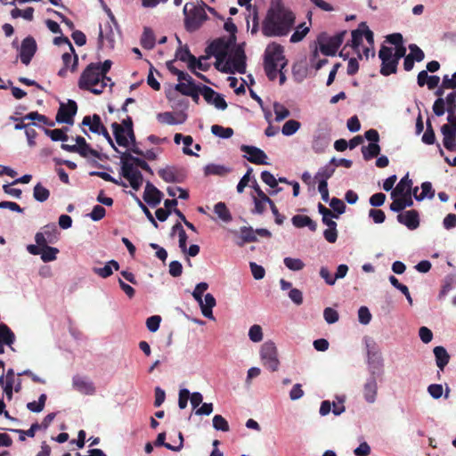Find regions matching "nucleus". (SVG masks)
I'll use <instances>...</instances> for the list:
<instances>
[{"instance_id": "1", "label": "nucleus", "mask_w": 456, "mask_h": 456, "mask_svg": "<svg viewBox=\"0 0 456 456\" xmlns=\"http://www.w3.org/2000/svg\"><path fill=\"white\" fill-rule=\"evenodd\" d=\"M295 20L294 12L278 0L269 8L262 21V34L267 37L287 36L292 29Z\"/></svg>"}, {"instance_id": "2", "label": "nucleus", "mask_w": 456, "mask_h": 456, "mask_svg": "<svg viewBox=\"0 0 456 456\" xmlns=\"http://www.w3.org/2000/svg\"><path fill=\"white\" fill-rule=\"evenodd\" d=\"M284 61L283 47L276 43L270 44L265 53L264 69L269 80L276 79L281 68V64Z\"/></svg>"}, {"instance_id": "3", "label": "nucleus", "mask_w": 456, "mask_h": 456, "mask_svg": "<svg viewBox=\"0 0 456 456\" xmlns=\"http://www.w3.org/2000/svg\"><path fill=\"white\" fill-rule=\"evenodd\" d=\"M102 75L97 64L92 62L83 70L79 79L78 87L81 90L90 91L94 94H101L104 91V85H101Z\"/></svg>"}, {"instance_id": "4", "label": "nucleus", "mask_w": 456, "mask_h": 456, "mask_svg": "<svg viewBox=\"0 0 456 456\" xmlns=\"http://www.w3.org/2000/svg\"><path fill=\"white\" fill-rule=\"evenodd\" d=\"M183 13L185 27L191 31L198 29L208 18L204 8L195 5L193 3L185 4Z\"/></svg>"}, {"instance_id": "5", "label": "nucleus", "mask_w": 456, "mask_h": 456, "mask_svg": "<svg viewBox=\"0 0 456 456\" xmlns=\"http://www.w3.org/2000/svg\"><path fill=\"white\" fill-rule=\"evenodd\" d=\"M346 34V30L338 32V34L328 37L326 33H322L318 37V43L320 45V51L326 56L336 55L338 48L343 43L344 37Z\"/></svg>"}, {"instance_id": "6", "label": "nucleus", "mask_w": 456, "mask_h": 456, "mask_svg": "<svg viewBox=\"0 0 456 456\" xmlns=\"http://www.w3.org/2000/svg\"><path fill=\"white\" fill-rule=\"evenodd\" d=\"M260 359L262 364L269 370L277 371L280 366L278 350L273 341H266L261 346Z\"/></svg>"}, {"instance_id": "7", "label": "nucleus", "mask_w": 456, "mask_h": 456, "mask_svg": "<svg viewBox=\"0 0 456 456\" xmlns=\"http://www.w3.org/2000/svg\"><path fill=\"white\" fill-rule=\"evenodd\" d=\"M121 175L126 178L134 191H138L142 184L143 176L130 159H123L121 155Z\"/></svg>"}, {"instance_id": "8", "label": "nucleus", "mask_w": 456, "mask_h": 456, "mask_svg": "<svg viewBox=\"0 0 456 456\" xmlns=\"http://www.w3.org/2000/svg\"><path fill=\"white\" fill-rule=\"evenodd\" d=\"M167 68L173 75L177 76L179 83L175 85V89L183 95L188 96V93L196 88L193 78L187 73L178 69L173 65V61L167 62Z\"/></svg>"}, {"instance_id": "9", "label": "nucleus", "mask_w": 456, "mask_h": 456, "mask_svg": "<svg viewBox=\"0 0 456 456\" xmlns=\"http://www.w3.org/2000/svg\"><path fill=\"white\" fill-rule=\"evenodd\" d=\"M379 57L381 60V75L387 77L396 73L398 61L393 57L392 48L382 45L379 52Z\"/></svg>"}, {"instance_id": "10", "label": "nucleus", "mask_w": 456, "mask_h": 456, "mask_svg": "<svg viewBox=\"0 0 456 456\" xmlns=\"http://www.w3.org/2000/svg\"><path fill=\"white\" fill-rule=\"evenodd\" d=\"M245 59L244 52L237 50L234 55L223 65L221 72L225 74H234L235 72L244 74L246 72Z\"/></svg>"}, {"instance_id": "11", "label": "nucleus", "mask_w": 456, "mask_h": 456, "mask_svg": "<svg viewBox=\"0 0 456 456\" xmlns=\"http://www.w3.org/2000/svg\"><path fill=\"white\" fill-rule=\"evenodd\" d=\"M77 111V102L73 100H69L67 103H61L55 119L58 123L72 125Z\"/></svg>"}, {"instance_id": "12", "label": "nucleus", "mask_w": 456, "mask_h": 456, "mask_svg": "<svg viewBox=\"0 0 456 456\" xmlns=\"http://www.w3.org/2000/svg\"><path fill=\"white\" fill-rule=\"evenodd\" d=\"M229 50V42L224 38H217L212 41L206 48V53L214 56L216 60L226 59Z\"/></svg>"}, {"instance_id": "13", "label": "nucleus", "mask_w": 456, "mask_h": 456, "mask_svg": "<svg viewBox=\"0 0 456 456\" xmlns=\"http://www.w3.org/2000/svg\"><path fill=\"white\" fill-rule=\"evenodd\" d=\"M37 49L34 37L28 36L21 42L20 58L23 64L28 65Z\"/></svg>"}, {"instance_id": "14", "label": "nucleus", "mask_w": 456, "mask_h": 456, "mask_svg": "<svg viewBox=\"0 0 456 456\" xmlns=\"http://www.w3.org/2000/svg\"><path fill=\"white\" fill-rule=\"evenodd\" d=\"M240 151L248 155L247 159L249 162L256 165L267 164L265 161L267 156L261 149L255 146L242 144L240 146Z\"/></svg>"}, {"instance_id": "15", "label": "nucleus", "mask_w": 456, "mask_h": 456, "mask_svg": "<svg viewBox=\"0 0 456 456\" xmlns=\"http://www.w3.org/2000/svg\"><path fill=\"white\" fill-rule=\"evenodd\" d=\"M157 119L161 124L179 125L183 124L187 119V114L183 111L173 113L170 111L160 112L157 115Z\"/></svg>"}, {"instance_id": "16", "label": "nucleus", "mask_w": 456, "mask_h": 456, "mask_svg": "<svg viewBox=\"0 0 456 456\" xmlns=\"http://www.w3.org/2000/svg\"><path fill=\"white\" fill-rule=\"evenodd\" d=\"M397 221L404 224L410 230H415L419 226V215L415 209L407 210L397 216Z\"/></svg>"}, {"instance_id": "17", "label": "nucleus", "mask_w": 456, "mask_h": 456, "mask_svg": "<svg viewBox=\"0 0 456 456\" xmlns=\"http://www.w3.org/2000/svg\"><path fill=\"white\" fill-rule=\"evenodd\" d=\"M163 193L151 182H147L143 193V200L151 207L159 205L162 200Z\"/></svg>"}, {"instance_id": "18", "label": "nucleus", "mask_w": 456, "mask_h": 456, "mask_svg": "<svg viewBox=\"0 0 456 456\" xmlns=\"http://www.w3.org/2000/svg\"><path fill=\"white\" fill-rule=\"evenodd\" d=\"M441 133L444 136L443 143L445 149L450 151H456L455 131L449 125L444 124L441 127Z\"/></svg>"}, {"instance_id": "19", "label": "nucleus", "mask_w": 456, "mask_h": 456, "mask_svg": "<svg viewBox=\"0 0 456 456\" xmlns=\"http://www.w3.org/2000/svg\"><path fill=\"white\" fill-rule=\"evenodd\" d=\"M378 394V383L374 376L370 377L363 386V397L369 403L376 401Z\"/></svg>"}, {"instance_id": "20", "label": "nucleus", "mask_w": 456, "mask_h": 456, "mask_svg": "<svg viewBox=\"0 0 456 456\" xmlns=\"http://www.w3.org/2000/svg\"><path fill=\"white\" fill-rule=\"evenodd\" d=\"M73 387L76 390L84 395H92L95 393V387L93 382L80 376H75L73 378Z\"/></svg>"}, {"instance_id": "21", "label": "nucleus", "mask_w": 456, "mask_h": 456, "mask_svg": "<svg viewBox=\"0 0 456 456\" xmlns=\"http://www.w3.org/2000/svg\"><path fill=\"white\" fill-rule=\"evenodd\" d=\"M291 222L297 228L308 227L311 232L317 230V224L308 216L296 215L292 217Z\"/></svg>"}, {"instance_id": "22", "label": "nucleus", "mask_w": 456, "mask_h": 456, "mask_svg": "<svg viewBox=\"0 0 456 456\" xmlns=\"http://www.w3.org/2000/svg\"><path fill=\"white\" fill-rule=\"evenodd\" d=\"M82 125L89 126L90 131L94 134H100L102 127H104L98 114H94L92 117L85 116L82 120Z\"/></svg>"}, {"instance_id": "23", "label": "nucleus", "mask_w": 456, "mask_h": 456, "mask_svg": "<svg viewBox=\"0 0 456 456\" xmlns=\"http://www.w3.org/2000/svg\"><path fill=\"white\" fill-rule=\"evenodd\" d=\"M111 127L113 129V134L117 143L119 146L127 147L129 145V141L127 139L126 131H125V128L117 122L112 123Z\"/></svg>"}, {"instance_id": "24", "label": "nucleus", "mask_w": 456, "mask_h": 456, "mask_svg": "<svg viewBox=\"0 0 456 456\" xmlns=\"http://www.w3.org/2000/svg\"><path fill=\"white\" fill-rule=\"evenodd\" d=\"M216 302L214 296L209 293L206 294L204 297V302L203 300H201V303H200L202 314L208 319H213L214 317L212 309L216 305Z\"/></svg>"}, {"instance_id": "25", "label": "nucleus", "mask_w": 456, "mask_h": 456, "mask_svg": "<svg viewBox=\"0 0 456 456\" xmlns=\"http://www.w3.org/2000/svg\"><path fill=\"white\" fill-rule=\"evenodd\" d=\"M433 352L436 357V362L437 367L441 370H444V367L448 364L450 360L449 354L447 353L446 349L441 346H436Z\"/></svg>"}, {"instance_id": "26", "label": "nucleus", "mask_w": 456, "mask_h": 456, "mask_svg": "<svg viewBox=\"0 0 456 456\" xmlns=\"http://www.w3.org/2000/svg\"><path fill=\"white\" fill-rule=\"evenodd\" d=\"M411 186H412V181L409 178V175L407 174L396 184V186L391 191L390 196L395 197V196H398V194H404L408 191H411Z\"/></svg>"}, {"instance_id": "27", "label": "nucleus", "mask_w": 456, "mask_h": 456, "mask_svg": "<svg viewBox=\"0 0 456 456\" xmlns=\"http://www.w3.org/2000/svg\"><path fill=\"white\" fill-rule=\"evenodd\" d=\"M159 175L167 183H179L177 169L175 167H167L158 171Z\"/></svg>"}, {"instance_id": "28", "label": "nucleus", "mask_w": 456, "mask_h": 456, "mask_svg": "<svg viewBox=\"0 0 456 456\" xmlns=\"http://www.w3.org/2000/svg\"><path fill=\"white\" fill-rule=\"evenodd\" d=\"M141 45L147 50L155 46V36L151 28L145 27L140 39Z\"/></svg>"}, {"instance_id": "29", "label": "nucleus", "mask_w": 456, "mask_h": 456, "mask_svg": "<svg viewBox=\"0 0 456 456\" xmlns=\"http://www.w3.org/2000/svg\"><path fill=\"white\" fill-rule=\"evenodd\" d=\"M63 67L69 68L71 72H74L77 69V63H78V57L74 51V53H71L69 50V52H66L61 56Z\"/></svg>"}, {"instance_id": "30", "label": "nucleus", "mask_w": 456, "mask_h": 456, "mask_svg": "<svg viewBox=\"0 0 456 456\" xmlns=\"http://www.w3.org/2000/svg\"><path fill=\"white\" fill-rule=\"evenodd\" d=\"M256 232L251 227H242L240 229V241L237 245L242 247L246 243L256 241Z\"/></svg>"}, {"instance_id": "31", "label": "nucleus", "mask_w": 456, "mask_h": 456, "mask_svg": "<svg viewBox=\"0 0 456 456\" xmlns=\"http://www.w3.org/2000/svg\"><path fill=\"white\" fill-rule=\"evenodd\" d=\"M229 168L223 165L208 164L204 168V174L206 176L208 175H220L224 176L229 173Z\"/></svg>"}, {"instance_id": "32", "label": "nucleus", "mask_w": 456, "mask_h": 456, "mask_svg": "<svg viewBox=\"0 0 456 456\" xmlns=\"http://www.w3.org/2000/svg\"><path fill=\"white\" fill-rule=\"evenodd\" d=\"M15 340V336L11 329L4 323L0 324V342L7 346H12Z\"/></svg>"}, {"instance_id": "33", "label": "nucleus", "mask_w": 456, "mask_h": 456, "mask_svg": "<svg viewBox=\"0 0 456 456\" xmlns=\"http://www.w3.org/2000/svg\"><path fill=\"white\" fill-rule=\"evenodd\" d=\"M123 159H130L131 161L134 162L135 167L142 168V170H144L145 172L149 173L151 175H153L151 167L144 159L134 157L129 152H124Z\"/></svg>"}, {"instance_id": "34", "label": "nucleus", "mask_w": 456, "mask_h": 456, "mask_svg": "<svg viewBox=\"0 0 456 456\" xmlns=\"http://www.w3.org/2000/svg\"><path fill=\"white\" fill-rule=\"evenodd\" d=\"M214 211L218 217L225 223H229L232 219L230 210L224 202L216 203L215 205Z\"/></svg>"}, {"instance_id": "35", "label": "nucleus", "mask_w": 456, "mask_h": 456, "mask_svg": "<svg viewBox=\"0 0 456 456\" xmlns=\"http://www.w3.org/2000/svg\"><path fill=\"white\" fill-rule=\"evenodd\" d=\"M362 153L365 160L378 157L380 153V146L378 143H369L368 146L362 147Z\"/></svg>"}, {"instance_id": "36", "label": "nucleus", "mask_w": 456, "mask_h": 456, "mask_svg": "<svg viewBox=\"0 0 456 456\" xmlns=\"http://www.w3.org/2000/svg\"><path fill=\"white\" fill-rule=\"evenodd\" d=\"M49 196L50 191L48 189L44 187L41 183L35 185L33 190V197L36 200L39 202H45L48 200Z\"/></svg>"}, {"instance_id": "37", "label": "nucleus", "mask_w": 456, "mask_h": 456, "mask_svg": "<svg viewBox=\"0 0 456 456\" xmlns=\"http://www.w3.org/2000/svg\"><path fill=\"white\" fill-rule=\"evenodd\" d=\"M59 249L57 248L45 246L41 249V259L43 262L47 263L56 259Z\"/></svg>"}, {"instance_id": "38", "label": "nucleus", "mask_w": 456, "mask_h": 456, "mask_svg": "<svg viewBox=\"0 0 456 456\" xmlns=\"http://www.w3.org/2000/svg\"><path fill=\"white\" fill-rule=\"evenodd\" d=\"M422 191L419 195H415V200L418 201L423 200L426 197L433 199L435 196V191L432 188L430 182H424L421 183Z\"/></svg>"}, {"instance_id": "39", "label": "nucleus", "mask_w": 456, "mask_h": 456, "mask_svg": "<svg viewBox=\"0 0 456 456\" xmlns=\"http://www.w3.org/2000/svg\"><path fill=\"white\" fill-rule=\"evenodd\" d=\"M301 126L299 121L295 119H289L285 122L281 128V133L286 136L294 134Z\"/></svg>"}, {"instance_id": "40", "label": "nucleus", "mask_w": 456, "mask_h": 456, "mask_svg": "<svg viewBox=\"0 0 456 456\" xmlns=\"http://www.w3.org/2000/svg\"><path fill=\"white\" fill-rule=\"evenodd\" d=\"M44 130H45V134H47L54 142H58V141L66 142L69 139V136L66 134V131L63 129L56 128V129L51 130V129L45 128Z\"/></svg>"}, {"instance_id": "41", "label": "nucleus", "mask_w": 456, "mask_h": 456, "mask_svg": "<svg viewBox=\"0 0 456 456\" xmlns=\"http://www.w3.org/2000/svg\"><path fill=\"white\" fill-rule=\"evenodd\" d=\"M273 111L277 122H281L290 116V111L284 105L277 102L273 103Z\"/></svg>"}, {"instance_id": "42", "label": "nucleus", "mask_w": 456, "mask_h": 456, "mask_svg": "<svg viewBox=\"0 0 456 456\" xmlns=\"http://www.w3.org/2000/svg\"><path fill=\"white\" fill-rule=\"evenodd\" d=\"M309 32V28L305 26V23L299 24L295 32L290 37V42L291 43H297L303 40V38L307 35Z\"/></svg>"}, {"instance_id": "43", "label": "nucleus", "mask_w": 456, "mask_h": 456, "mask_svg": "<svg viewBox=\"0 0 456 456\" xmlns=\"http://www.w3.org/2000/svg\"><path fill=\"white\" fill-rule=\"evenodd\" d=\"M211 132L216 136L220 138H230L233 134V129L231 127H224L220 125H213L211 126Z\"/></svg>"}, {"instance_id": "44", "label": "nucleus", "mask_w": 456, "mask_h": 456, "mask_svg": "<svg viewBox=\"0 0 456 456\" xmlns=\"http://www.w3.org/2000/svg\"><path fill=\"white\" fill-rule=\"evenodd\" d=\"M422 142L425 144L432 145L436 142V134L429 118L427 120V129L422 135Z\"/></svg>"}, {"instance_id": "45", "label": "nucleus", "mask_w": 456, "mask_h": 456, "mask_svg": "<svg viewBox=\"0 0 456 456\" xmlns=\"http://www.w3.org/2000/svg\"><path fill=\"white\" fill-rule=\"evenodd\" d=\"M46 399H47V396L45 394H42L39 398H38V401L36 402V401H33V402H30V403H27V408L30 411H33V412H40L44 410L45 408V402H46Z\"/></svg>"}, {"instance_id": "46", "label": "nucleus", "mask_w": 456, "mask_h": 456, "mask_svg": "<svg viewBox=\"0 0 456 456\" xmlns=\"http://www.w3.org/2000/svg\"><path fill=\"white\" fill-rule=\"evenodd\" d=\"M22 119L37 120V121H38L44 125H47L49 126H54V123L53 121H50L46 116L42 115V114L38 113L37 111L29 112L26 116H24L22 118Z\"/></svg>"}, {"instance_id": "47", "label": "nucleus", "mask_w": 456, "mask_h": 456, "mask_svg": "<svg viewBox=\"0 0 456 456\" xmlns=\"http://www.w3.org/2000/svg\"><path fill=\"white\" fill-rule=\"evenodd\" d=\"M284 265L291 271H300L305 267L304 262L299 258L285 257Z\"/></svg>"}, {"instance_id": "48", "label": "nucleus", "mask_w": 456, "mask_h": 456, "mask_svg": "<svg viewBox=\"0 0 456 456\" xmlns=\"http://www.w3.org/2000/svg\"><path fill=\"white\" fill-rule=\"evenodd\" d=\"M272 200L268 197L267 200L260 198H253L254 208L251 210L252 214L262 215L266 208V204L270 205Z\"/></svg>"}, {"instance_id": "49", "label": "nucleus", "mask_w": 456, "mask_h": 456, "mask_svg": "<svg viewBox=\"0 0 456 456\" xmlns=\"http://www.w3.org/2000/svg\"><path fill=\"white\" fill-rule=\"evenodd\" d=\"M213 427L216 430L228 432L230 427L228 421L222 415H215L213 418Z\"/></svg>"}, {"instance_id": "50", "label": "nucleus", "mask_w": 456, "mask_h": 456, "mask_svg": "<svg viewBox=\"0 0 456 456\" xmlns=\"http://www.w3.org/2000/svg\"><path fill=\"white\" fill-rule=\"evenodd\" d=\"M83 158H87L89 156H93L97 159H101V154L91 148V146L87 143L86 146L77 147V152Z\"/></svg>"}, {"instance_id": "51", "label": "nucleus", "mask_w": 456, "mask_h": 456, "mask_svg": "<svg viewBox=\"0 0 456 456\" xmlns=\"http://www.w3.org/2000/svg\"><path fill=\"white\" fill-rule=\"evenodd\" d=\"M363 28H360V25L358 26L357 29H354L352 31V40H351V46L354 50H358L359 46L361 45L362 42V37H363Z\"/></svg>"}, {"instance_id": "52", "label": "nucleus", "mask_w": 456, "mask_h": 456, "mask_svg": "<svg viewBox=\"0 0 456 456\" xmlns=\"http://www.w3.org/2000/svg\"><path fill=\"white\" fill-rule=\"evenodd\" d=\"M249 339L253 342H260L263 339V331L260 325L254 324L248 330Z\"/></svg>"}, {"instance_id": "53", "label": "nucleus", "mask_w": 456, "mask_h": 456, "mask_svg": "<svg viewBox=\"0 0 456 456\" xmlns=\"http://www.w3.org/2000/svg\"><path fill=\"white\" fill-rule=\"evenodd\" d=\"M323 317L329 324H333L338 321L339 315L338 311L335 309L331 307H326L323 311Z\"/></svg>"}, {"instance_id": "54", "label": "nucleus", "mask_w": 456, "mask_h": 456, "mask_svg": "<svg viewBox=\"0 0 456 456\" xmlns=\"http://www.w3.org/2000/svg\"><path fill=\"white\" fill-rule=\"evenodd\" d=\"M105 208L101 205H95L93 208L92 212L89 214V216L93 221H100L105 216Z\"/></svg>"}, {"instance_id": "55", "label": "nucleus", "mask_w": 456, "mask_h": 456, "mask_svg": "<svg viewBox=\"0 0 456 456\" xmlns=\"http://www.w3.org/2000/svg\"><path fill=\"white\" fill-rule=\"evenodd\" d=\"M358 319L362 324H369L371 320V314L367 306H361L358 310Z\"/></svg>"}, {"instance_id": "56", "label": "nucleus", "mask_w": 456, "mask_h": 456, "mask_svg": "<svg viewBox=\"0 0 456 456\" xmlns=\"http://www.w3.org/2000/svg\"><path fill=\"white\" fill-rule=\"evenodd\" d=\"M160 322H161V317L159 315H152V316L149 317L146 320L147 329L151 332L157 331L159 328Z\"/></svg>"}, {"instance_id": "57", "label": "nucleus", "mask_w": 456, "mask_h": 456, "mask_svg": "<svg viewBox=\"0 0 456 456\" xmlns=\"http://www.w3.org/2000/svg\"><path fill=\"white\" fill-rule=\"evenodd\" d=\"M330 206L333 208V210L336 212L335 214L338 216L346 210L345 203L338 198H332L330 200Z\"/></svg>"}, {"instance_id": "58", "label": "nucleus", "mask_w": 456, "mask_h": 456, "mask_svg": "<svg viewBox=\"0 0 456 456\" xmlns=\"http://www.w3.org/2000/svg\"><path fill=\"white\" fill-rule=\"evenodd\" d=\"M200 94L204 97L205 101L211 104L216 97V92L208 86H202L200 87Z\"/></svg>"}, {"instance_id": "59", "label": "nucleus", "mask_w": 456, "mask_h": 456, "mask_svg": "<svg viewBox=\"0 0 456 456\" xmlns=\"http://www.w3.org/2000/svg\"><path fill=\"white\" fill-rule=\"evenodd\" d=\"M262 181L269 185L271 188H276L278 186V182L273 176V175L269 171H263L261 173Z\"/></svg>"}, {"instance_id": "60", "label": "nucleus", "mask_w": 456, "mask_h": 456, "mask_svg": "<svg viewBox=\"0 0 456 456\" xmlns=\"http://www.w3.org/2000/svg\"><path fill=\"white\" fill-rule=\"evenodd\" d=\"M249 266L252 275L256 280H261L265 277V271L263 266L256 264L255 262H250Z\"/></svg>"}, {"instance_id": "61", "label": "nucleus", "mask_w": 456, "mask_h": 456, "mask_svg": "<svg viewBox=\"0 0 456 456\" xmlns=\"http://www.w3.org/2000/svg\"><path fill=\"white\" fill-rule=\"evenodd\" d=\"M208 284L206 282H200L197 284L192 292V296L199 303H201L203 293L208 289Z\"/></svg>"}, {"instance_id": "62", "label": "nucleus", "mask_w": 456, "mask_h": 456, "mask_svg": "<svg viewBox=\"0 0 456 456\" xmlns=\"http://www.w3.org/2000/svg\"><path fill=\"white\" fill-rule=\"evenodd\" d=\"M369 216L372 218L376 224H382L386 219L385 212L381 209L371 208L369 211Z\"/></svg>"}, {"instance_id": "63", "label": "nucleus", "mask_w": 456, "mask_h": 456, "mask_svg": "<svg viewBox=\"0 0 456 456\" xmlns=\"http://www.w3.org/2000/svg\"><path fill=\"white\" fill-rule=\"evenodd\" d=\"M409 49L411 51L409 55H411L414 61L419 62L424 60L425 54H424L423 51L417 45H414V44L410 45Z\"/></svg>"}, {"instance_id": "64", "label": "nucleus", "mask_w": 456, "mask_h": 456, "mask_svg": "<svg viewBox=\"0 0 456 456\" xmlns=\"http://www.w3.org/2000/svg\"><path fill=\"white\" fill-rule=\"evenodd\" d=\"M192 55L187 46L180 47L175 52V58L183 62H187Z\"/></svg>"}]
</instances>
